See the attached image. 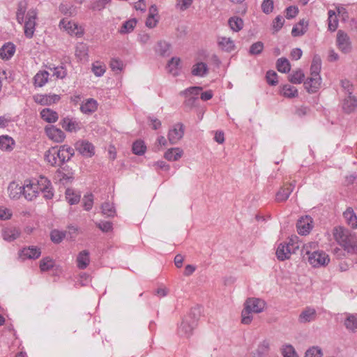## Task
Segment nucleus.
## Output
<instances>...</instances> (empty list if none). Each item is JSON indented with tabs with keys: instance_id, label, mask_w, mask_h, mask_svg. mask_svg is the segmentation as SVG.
I'll use <instances>...</instances> for the list:
<instances>
[{
	"instance_id": "nucleus-62",
	"label": "nucleus",
	"mask_w": 357,
	"mask_h": 357,
	"mask_svg": "<svg viewBox=\"0 0 357 357\" xmlns=\"http://www.w3.org/2000/svg\"><path fill=\"white\" fill-rule=\"evenodd\" d=\"M341 85L345 93H348V96H351L354 90V86L349 80L343 79L341 81Z\"/></svg>"
},
{
	"instance_id": "nucleus-60",
	"label": "nucleus",
	"mask_w": 357,
	"mask_h": 357,
	"mask_svg": "<svg viewBox=\"0 0 357 357\" xmlns=\"http://www.w3.org/2000/svg\"><path fill=\"white\" fill-rule=\"evenodd\" d=\"M97 227L103 232H108L112 230V223L109 221H101L96 223Z\"/></svg>"
},
{
	"instance_id": "nucleus-16",
	"label": "nucleus",
	"mask_w": 357,
	"mask_h": 357,
	"mask_svg": "<svg viewBox=\"0 0 357 357\" xmlns=\"http://www.w3.org/2000/svg\"><path fill=\"white\" fill-rule=\"evenodd\" d=\"M76 149L82 155L91 157L94 155V146L87 141H79L76 143Z\"/></svg>"
},
{
	"instance_id": "nucleus-28",
	"label": "nucleus",
	"mask_w": 357,
	"mask_h": 357,
	"mask_svg": "<svg viewBox=\"0 0 357 357\" xmlns=\"http://www.w3.org/2000/svg\"><path fill=\"white\" fill-rule=\"evenodd\" d=\"M183 151L180 148H171L169 149L164 155L165 159L169 161H177L183 155Z\"/></svg>"
},
{
	"instance_id": "nucleus-20",
	"label": "nucleus",
	"mask_w": 357,
	"mask_h": 357,
	"mask_svg": "<svg viewBox=\"0 0 357 357\" xmlns=\"http://www.w3.org/2000/svg\"><path fill=\"white\" fill-rule=\"evenodd\" d=\"M62 128L68 132H76L81 128V124L73 119L64 118L61 121Z\"/></svg>"
},
{
	"instance_id": "nucleus-21",
	"label": "nucleus",
	"mask_w": 357,
	"mask_h": 357,
	"mask_svg": "<svg viewBox=\"0 0 357 357\" xmlns=\"http://www.w3.org/2000/svg\"><path fill=\"white\" fill-rule=\"evenodd\" d=\"M317 317V312L312 307H306L298 317L300 323H307L314 321Z\"/></svg>"
},
{
	"instance_id": "nucleus-43",
	"label": "nucleus",
	"mask_w": 357,
	"mask_h": 357,
	"mask_svg": "<svg viewBox=\"0 0 357 357\" xmlns=\"http://www.w3.org/2000/svg\"><path fill=\"white\" fill-rule=\"evenodd\" d=\"M281 94L286 98H294L298 96V91L296 87L285 84L282 86Z\"/></svg>"
},
{
	"instance_id": "nucleus-13",
	"label": "nucleus",
	"mask_w": 357,
	"mask_h": 357,
	"mask_svg": "<svg viewBox=\"0 0 357 357\" xmlns=\"http://www.w3.org/2000/svg\"><path fill=\"white\" fill-rule=\"evenodd\" d=\"M333 236L335 241L343 248L354 236L348 230L342 227H335L333 230Z\"/></svg>"
},
{
	"instance_id": "nucleus-56",
	"label": "nucleus",
	"mask_w": 357,
	"mask_h": 357,
	"mask_svg": "<svg viewBox=\"0 0 357 357\" xmlns=\"http://www.w3.org/2000/svg\"><path fill=\"white\" fill-rule=\"evenodd\" d=\"M92 72L96 76L100 77L103 75L105 72V66L99 62H96L93 63Z\"/></svg>"
},
{
	"instance_id": "nucleus-53",
	"label": "nucleus",
	"mask_w": 357,
	"mask_h": 357,
	"mask_svg": "<svg viewBox=\"0 0 357 357\" xmlns=\"http://www.w3.org/2000/svg\"><path fill=\"white\" fill-rule=\"evenodd\" d=\"M202 88L200 86H192L186 89L180 93L182 96H195L197 97Z\"/></svg>"
},
{
	"instance_id": "nucleus-19",
	"label": "nucleus",
	"mask_w": 357,
	"mask_h": 357,
	"mask_svg": "<svg viewBox=\"0 0 357 357\" xmlns=\"http://www.w3.org/2000/svg\"><path fill=\"white\" fill-rule=\"evenodd\" d=\"M20 235V230L15 227H5L2 231L3 238L8 242L17 239Z\"/></svg>"
},
{
	"instance_id": "nucleus-2",
	"label": "nucleus",
	"mask_w": 357,
	"mask_h": 357,
	"mask_svg": "<svg viewBox=\"0 0 357 357\" xmlns=\"http://www.w3.org/2000/svg\"><path fill=\"white\" fill-rule=\"evenodd\" d=\"M266 305L264 300L255 297L248 298L243 305L241 312V322L243 324H249L253 319V313L262 312Z\"/></svg>"
},
{
	"instance_id": "nucleus-36",
	"label": "nucleus",
	"mask_w": 357,
	"mask_h": 357,
	"mask_svg": "<svg viewBox=\"0 0 357 357\" xmlns=\"http://www.w3.org/2000/svg\"><path fill=\"white\" fill-rule=\"evenodd\" d=\"M228 24L230 29L235 32H238L243 27V20L237 16L231 17L228 20Z\"/></svg>"
},
{
	"instance_id": "nucleus-9",
	"label": "nucleus",
	"mask_w": 357,
	"mask_h": 357,
	"mask_svg": "<svg viewBox=\"0 0 357 357\" xmlns=\"http://www.w3.org/2000/svg\"><path fill=\"white\" fill-rule=\"evenodd\" d=\"M336 44L338 49L344 54L351 51L350 38L347 33L342 30H339L337 33Z\"/></svg>"
},
{
	"instance_id": "nucleus-42",
	"label": "nucleus",
	"mask_w": 357,
	"mask_h": 357,
	"mask_svg": "<svg viewBox=\"0 0 357 357\" xmlns=\"http://www.w3.org/2000/svg\"><path fill=\"white\" fill-rule=\"evenodd\" d=\"M80 195L73 189L68 188L66 190V198L71 205L77 204L80 200Z\"/></svg>"
},
{
	"instance_id": "nucleus-23",
	"label": "nucleus",
	"mask_w": 357,
	"mask_h": 357,
	"mask_svg": "<svg viewBox=\"0 0 357 357\" xmlns=\"http://www.w3.org/2000/svg\"><path fill=\"white\" fill-rule=\"evenodd\" d=\"M218 47L223 51L231 52L235 50V44L232 39L225 36H220L218 38Z\"/></svg>"
},
{
	"instance_id": "nucleus-49",
	"label": "nucleus",
	"mask_w": 357,
	"mask_h": 357,
	"mask_svg": "<svg viewBox=\"0 0 357 357\" xmlns=\"http://www.w3.org/2000/svg\"><path fill=\"white\" fill-rule=\"evenodd\" d=\"M59 10L64 15L72 17L77 14V9L74 6L68 4H61Z\"/></svg>"
},
{
	"instance_id": "nucleus-27",
	"label": "nucleus",
	"mask_w": 357,
	"mask_h": 357,
	"mask_svg": "<svg viewBox=\"0 0 357 357\" xmlns=\"http://www.w3.org/2000/svg\"><path fill=\"white\" fill-rule=\"evenodd\" d=\"M342 108L347 113H351L357 108V100L354 96H348L344 98Z\"/></svg>"
},
{
	"instance_id": "nucleus-39",
	"label": "nucleus",
	"mask_w": 357,
	"mask_h": 357,
	"mask_svg": "<svg viewBox=\"0 0 357 357\" xmlns=\"http://www.w3.org/2000/svg\"><path fill=\"white\" fill-rule=\"evenodd\" d=\"M14 140L7 135L0 136V149L3 151H10L13 148Z\"/></svg>"
},
{
	"instance_id": "nucleus-48",
	"label": "nucleus",
	"mask_w": 357,
	"mask_h": 357,
	"mask_svg": "<svg viewBox=\"0 0 357 357\" xmlns=\"http://www.w3.org/2000/svg\"><path fill=\"white\" fill-rule=\"evenodd\" d=\"M132 149L135 155H142L145 153L146 146L143 141L137 140L133 143Z\"/></svg>"
},
{
	"instance_id": "nucleus-47",
	"label": "nucleus",
	"mask_w": 357,
	"mask_h": 357,
	"mask_svg": "<svg viewBox=\"0 0 357 357\" xmlns=\"http://www.w3.org/2000/svg\"><path fill=\"white\" fill-rule=\"evenodd\" d=\"M54 266V261L49 257H45L40 261V269L43 272L50 270Z\"/></svg>"
},
{
	"instance_id": "nucleus-41",
	"label": "nucleus",
	"mask_w": 357,
	"mask_h": 357,
	"mask_svg": "<svg viewBox=\"0 0 357 357\" xmlns=\"http://www.w3.org/2000/svg\"><path fill=\"white\" fill-rule=\"evenodd\" d=\"M276 68L280 73H287L291 69V65L287 59L282 57L277 60Z\"/></svg>"
},
{
	"instance_id": "nucleus-22",
	"label": "nucleus",
	"mask_w": 357,
	"mask_h": 357,
	"mask_svg": "<svg viewBox=\"0 0 357 357\" xmlns=\"http://www.w3.org/2000/svg\"><path fill=\"white\" fill-rule=\"evenodd\" d=\"M98 108V102L93 98H88L84 100L81 106L80 110L83 114H90L96 112Z\"/></svg>"
},
{
	"instance_id": "nucleus-8",
	"label": "nucleus",
	"mask_w": 357,
	"mask_h": 357,
	"mask_svg": "<svg viewBox=\"0 0 357 357\" xmlns=\"http://www.w3.org/2000/svg\"><path fill=\"white\" fill-rule=\"evenodd\" d=\"M308 261L313 267H319L327 265L330 258L324 251H313L308 257Z\"/></svg>"
},
{
	"instance_id": "nucleus-5",
	"label": "nucleus",
	"mask_w": 357,
	"mask_h": 357,
	"mask_svg": "<svg viewBox=\"0 0 357 357\" xmlns=\"http://www.w3.org/2000/svg\"><path fill=\"white\" fill-rule=\"evenodd\" d=\"M300 248L298 237L294 236L289 239L287 243H280L276 250V256L280 261L289 259L292 254L296 252Z\"/></svg>"
},
{
	"instance_id": "nucleus-46",
	"label": "nucleus",
	"mask_w": 357,
	"mask_h": 357,
	"mask_svg": "<svg viewBox=\"0 0 357 357\" xmlns=\"http://www.w3.org/2000/svg\"><path fill=\"white\" fill-rule=\"evenodd\" d=\"M343 248L349 254L357 255V238L354 236Z\"/></svg>"
},
{
	"instance_id": "nucleus-12",
	"label": "nucleus",
	"mask_w": 357,
	"mask_h": 357,
	"mask_svg": "<svg viewBox=\"0 0 357 357\" xmlns=\"http://www.w3.org/2000/svg\"><path fill=\"white\" fill-rule=\"evenodd\" d=\"M184 135V126L182 123L175 124L168 133V139L172 144H176Z\"/></svg>"
},
{
	"instance_id": "nucleus-24",
	"label": "nucleus",
	"mask_w": 357,
	"mask_h": 357,
	"mask_svg": "<svg viewBox=\"0 0 357 357\" xmlns=\"http://www.w3.org/2000/svg\"><path fill=\"white\" fill-rule=\"evenodd\" d=\"M208 73V68L206 63L199 61L197 62L192 67L191 73L197 77H205Z\"/></svg>"
},
{
	"instance_id": "nucleus-25",
	"label": "nucleus",
	"mask_w": 357,
	"mask_h": 357,
	"mask_svg": "<svg viewBox=\"0 0 357 357\" xmlns=\"http://www.w3.org/2000/svg\"><path fill=\"white\" fill-rule=\"evenodd\" d=\"M76 261L79 269H85L90 263L89 252L84 250L79 252Z\"/></svg>"
},
{
	"instance_id": "nucleus-57",
	"label": "nucleus",
	"mask_w": 357,
	"mask_h": 357,
	"mask_svg": "<svg viewBox=\"0 0 357 357\" xmlns=\"http://www.w3.org/2000/svg\"><path fill=\"white\" fill-rule=\"evenodd\" d=\"M264 50V44L263 43L258 41L253 43L250 47V54H259Z\"/></svg>"
},
{
	"instance_id": "nucleus-34",
	"label": "nucleus",
	"mask_w": 357,
	"mask_h": 357,
	"mask_svg": "<svg viewBox=\"0 0 357 357\" xmlns=\"http://www.w3.org/2000/svg\"><path fill=\"white\" fill-rule=\"evenodd\" d=\"M180 59L172 57L167 66V71L173 76H176L179 73Z\"/></svg>"
},
{
	"instance_id": "nucleus-15",
	"label": "nucleus",
	"mask_w": 357,
	"mask_h": 357,
	"mask_svg": "<svg viewBox=\"0 0 357 357\" xmlns=\"http://www.w3.org/2000/svg\"><path fill=\"white\" fill-rule=\"evenodd\" d=\"M59 26L61 29L66 30L70 35L79 36L82 34L81 29L73 22L63 19L60 22Z\"/></svg>"
},
{
	"instance_id": "nucleus-30",
	"label": "nucleus",
	"mask_w": 357,
	"mask_h": 357,
	"mask_svg": "<svg viewBox=\"0 0 357 357\" xmlns=\"http://www.w3.org/2000/svg\"><path fill=\"white\" fill-rule=\"evenodd\" d=\"M171 45L169 43L165 40H160L157 43L155 51L157 54L162 56H167L170 54Z\"/></svg>"
},
{
	"instance_id": "nucleus-59",
	"label": "nucleus",
	"mask_w": 357,
	"mask_h": 357,
	"mask_svg": "<svg viewBox=\"0 0 357 357\" xmlns=\"http://www.w3.org/2000/svg\"><path fill=\"white\" fill-rule=\"evenodd\" d=\"M278 75L275 72L269 70L266 73V78L267 82L271 85L275 86L278 84Z\"/></svg>"
},
{
	"instance_id": "nucleus-17",
	"label": "nucleus",
	"mask_w": 357,
	"mask_h": 357,
	"mask_svg": "<svg viewBox=\"0 0 357 357\" xmlns=\"http://www.w3.org/2000/svg\"><path fill=\"white\" fill-rule=\"evenodd\" d=\"M295 181L289 183L287 186L281 188L276 193L275 200L278 202L286 201L295 188Z\"/></svg>"
},
{
	"instance_id": "nucleus-37",
	"label": "nucleus",
	"mask_w": 357,
	"mask_h": 357,
	"mask_svg": "<svg viewBox=\"0 0 357 357\" xmlns=\"http://www.w3.org/2000/svg\"><path fill=\"white\" fill-rule=\"evenodd\" d=\"M344 325L352 333L357 331V315L348 314L344 321Z\"/></svg>"
},
{
	"instance_id": "nucleus-10",
	"label": "nucleus",
	"mask_w": 357,
	"mask_h": 357,
	"mask_svg": "<svg viewBox=\"0 0 357 357\" xmlns=\"http://www.w3.org/2000/svg\"><path fill=\"white\" fill-rule=\"evenodd\" d=\"M313 227V220L310 215H305L300 218L296 223L298 233L301 235L308 234Z\"/></svg>"
},
{
	"instance_id": "nucleus-11",
	"label": "nucleus",
	"mask_w": 357,
	"mask_h": 357,
	"mask_svg": "<svg viewBox=\"0 0 357 357\" xmlns=\"http://www.w3.org/2000/svg\"><path fill=\"white\" fill-rule=\"evenodd\" d=\"M41 255V250L37 246H29L23 248L19 252V257L22 260L25 259H38Z\"/></svg>"
},
{
	"instance_id": "nucleus-63",
	"label": "nucleus",
	"mask_w": 357,
	"mask_h": 357,
	"mask_svg": "<svg viewBox=\"0 0 357 357\" xmlns=\"http://www.w3.org/2000/svg\"><path fill=\"white\" fill-rule=\"evenodd\" d=\"M25 12H26L25 7H24L22 6V4L20 3L19 5V8L17 9V15H16L17 20L20 24H22L25 19V16H26Z\"/></svg>"
},
{
	"instance_id": "nucleus-50",
	"label": "nucleus",
	"mask_w": 357,
	"mask_h": 357,
	"mask_svg": "<svg viewBox=\"0 0 357 357\" xmlns=\"http://www.w3.org/2000/svg\"><path fill=\"white\" fill-rule=\"evenodd\" d=\"M304 77L305 75L303 72L299 69L291 74L289 79L293 84H301L303 82Z\"/></svg>"
},
{
	"instance_id": "nucleus-58",
	"label": "nucleus",
	"mask_w": 357,
	"mask_h": 357,
	"mask_svg": "<svg viewBox=\"0 0 357 357\" xmlns=\"http://www.w3.org/2000/svg\"><path fill=\"white\" fill-rule=\"evenodd\" d=\"M83 206L86 211H89L91 209L93 204V198L91 194H88L84 196L83 199Z\"/></svg>"
},
{
	"instance_id": "nucleus-32",
	"label": "nucleus",
	"mask_w": 357,
	"mask_h": 357,
	"mask_svg": "<svg viewBox=\"0 0 357 357\" xmlns=\"http://www.w3.org/2000/svg\"><path fill=\"white\" fill-rule=\"evenodd\" d=\"M308 23L305 20H301L300 22L293 27L291 34L293 36H303L307 29Z\"/></svg>"
},
{
	"instance_id": "nucleus-18",
	"label": "nucleus",
	"mask_w": 357,
	"mask_h": 357,
	"mask_svg": "<svg viewBox=\"0 0 357 357\" xmlns=\"http://www.w3.org/2000/svg\"><path fill=\"white\" fill-rule=\"evenodd\" d=\"M60 99L58 95H41L37 94L33 96V100L36 103L41 105H50L52 103H55Z\"/></svg>"
},
{
	"instance_id": "nucleus-33",
	"label": "nucleus",
	"mask_w": 357,
	"mask_h": 357,
	"mask_svg": "<svg viewBox=\"0 0 357 357\" xmlns=\"http://www.w3.org/2000/svg\"><path fill=\"white\" fill-rule=\"evenodd\" d=\"M41 118L48 122L54 123L58 120V114L48 108L43 109L40 112Z\"/></svg>"
},
{
	"instance_id": "nucleus-31",
	"label": "nucleus",
	"mask_w": 357,
	"mask_h": 357,
	"mask_svg": "<svg viewBox=\"0 0 357 357\" xmlns=\"http://www.w3.org/2000/svg\"><path fill=\"white\" fill-rule=\"evenodd\" d=\"M88 46L84 43H79L75 47V56L80 61H87L88 59Z\"/></svg>"
},
{
	"instance_id": "nucleus-26",
	"label": "nucleus",
	"mask_w": 357,
	"mask_h": 357,
	"mask_svg": "<svg viewBox=\"0 0 357 357\" xmlns=\"http://www.w3.org/2000/svg\"><path fill=\"white\" fill-rule=\"evenodd\" d=\"M8 193L11 199H17L22 195V186L15 181H13L8 187Z\"/></svg>"
},
{
	"instance_id": "nucleus-6",
	"label": "nucleus",
	"mask_w": 357,
	"mask_h": 357,
	"mask_svg": "<svg viewBox=\"0 0 357 357\" xmlns=\"http://www.w3.org/2000/svg\"><path fill=\"white\" fill-rule=\"evenodd\" d=\"M200 314L201 310L199 307L192 308L181 322L179 331L185 334L192 333L197 325Z\"/></svg>"
},
{
	"instance_id": "nucleus-29",
	"label": "nucleus",
	"mask_w": 357,
	"mask_h": 357,
	"mask_svg": "<svg viewBox=\"0 0 357 357\" xmlns=\"http://www.w3.org/2000/svg\"><path fill=\"white\" fill-rule=\"evenodd\" d=\"M15 52V46L11 43H8L0 49V57L2 59L8 60L13 56Z\"/></svg>"
},
{
	"instance_id": "nucleus-61",
	"label": "nucleus",
	"mask_w": 357,
	"mask_h": 357,
	"mask_svg": "<svg viewBox=\"0 0 357 357\" xmlns=\"http://www.w3.org/2000/svg\"><path fill=\"white\" fill-rule=\"evenodd\" d=\"M261 9L266 14H269L273 9V0H264L261 4Z\"/></svg>"
},
{
	"instance_id": "nucleus-40",
	"label": "nucleus",
	"mask_w": 357,
	"mask_h": 357,
	"mask_svg": "<svg viewBox=\"0 0 357 357\" xmlns=\"http://www.w3.org/2000/svg\"><path fill=\"white\" fill-rule=\"evenodd\" d=\"M101 209L102 213L108 218H113L116 214V209L113 204L109 202H104L102 204Z\"/></svg>"
},
{
	"instance_id": "nucleus-3",
	"label": "nucleus",
	"mask_w": 357,
	"mask_h": 357,
	"mask_svg": "<svg viewBox=\"0 0 357 357\" xmlns=\"http://www.w3.org/2000/svg\"><path fill=\"white\" fill-rule=\"evenodd\" d=\"M74 155V149L67 145L61 146L59 149L52 148L46 151V160L52 166H61L68 161Z\"/></svg>"
},
{
	"instance_id": "nucleus-7",
	"label": "nucleus",
	"mask_w": 357,
	"mask_h": 357,
	"mask_svg": "<svg viewBox=\"0 0 357 357\" xmlns=\"http://www.w3.org/2000/svg\"><path fill=\"white\" fill-rule=\"evenodd\" d=\"M37 19V12L36 10H29L25 16L24 20V35L27 38H33L36 29Z\"/></svg>"
},
{
	"instance_id": "nucleus-1",
	"label": "nucleus",
	"mask_w": 357,
	"mask_h": 357,
	"mask_svg": "<svg viewBox=\"0 0 357 357\" xmlns=\"http://www.w3.org/2000/svg\"><path fill=\"white\" fill-rule=\"evenodd\" d=\"M43 193L46 199H51L54 193L50 181L45 176H40L38 179L26 180L22 185V195L28 201L36 198L39 193Z\"/></svg>"
},
{
	"instance_id": "nucleus-52",
	"label": "nucleus",
	"mask_w": 357,
	"mask_h": 357,
	"mask_svg": "<svg viewBox=\"0 0 357 357\" xmlns=\"http://www.w3.org/2000/svg\"><path fill=\"white\" fill-rule=\"evenodd\" d=\"M66 234L63 231H61L56 229L52 230L50 234V238L52 241L54 243H61L65 238Z\"/></svg>"
},
{
	"instance_id": "nucleus-38",
	"label": "nucleus",
	"mask_w": 357,
	"mask_h": 357,
	"mask_svg": "<svg viewBox=\"0 0 357 357\" xmlns=\"http://www.w3.org/2000/svg\"><path fill=\"white\" fill-rule=\"evenodd\" d=\"M49 73L40 71L34 77V84L37 86H43L48 81Z\"/></svg>"
},
{
	"instance_id": "nucleus-55",
	"label": "nucleus",
	"mask_w": 357,
	"mask_h": 357,
	"mask_svg": "<svg viewBox=\"0 0 357 357\" xmlns=\"http://www.w3.org/2000/svg\"><path fill=\"white\" fill-rule=\"evenodd\" d=\"M322 351L319 347H312L306 351L305 357H322Z\"/></svg>"
},
{
	"instance_id": "nucleus-44",
	"label": "nucleus",
	"mask_w": 357,
	"mask_h": 357,
	"mask_svg": "<svg viewBox=\"0 0 357 357\" xmlns=\"http://www.w3.org/2000/svg\"><path fill=\"white\" fill-rule=\"evenodd\" d=\"M137 21L135 19L127 20L123 24L119 33L121 34L130 33L134 30Z\"/></svg>"
},
{
	"instance_id": "nucleus-64",
	"label": "nucleus",
	"mask_w": 357,
	"mask_h": 357,
	"mask_svg": "<svg viewBox=\"0 0 357 357\" xmlns=\"http://www.w3.org/2000/svg\"><path fill=\"white\" fill-rule=\"evenodd\" d=\"M53 75L62 79L66 75V70L63 66H57L52 69Z\"/></svg>"
},
{
	"instance_id": "nucleus-14",
	"label": "nucleus",
	"mask_w": 357,
	"mask_h": 357,
	"mask_svg": "<svg viewBox=\"0 0 357 357\" xmlns=\"http://www.w3.org/2000/svg\"><path fill=\"white\" fill-rule=\"evenodd\" d=\"M45 132L50 139L57 143L62 142L66 137L65 133L54 126H47Z\"/></svg>"
},
{
	"instance_id": "nucleus-51",
	"label": "nucleus",
	"mask_w": 357,
	"mask_h": 357,
	"mask_svg": "<svg viewBox=\"0 0 357 357\" xmlns=\"http://www.w3.org/2000/svg\"><path fill=\"white\" fill-rule=\"evenodd\" d=\"M109 2L110 0H95L91 3L89 8L93 10L100 11L103 10Z\"/></svg>"
},
{
	"instance_id": "nucleus-45",
	"label": "nucleus",
	"mask_w": 357,
	"mask_h": 357,
	"mask_svg": "<svg viewBox=\"0 0 357 357\" xmlns=\"http://www.w3.org/2000/svg\"><path fill=\"white\" fill-rule=\"evenodd\" d=\"M318 247V243L315 241L308 242L303 245L301 252L303 256L308 255V257L312 254L313 251H317V248Z\"/></svg>"
},
{
	"instance_id": "nucleus-35",
	"label": "nucleus",
	"mask_w": 357,
	"mask_h": 357,
	"mask_svg": "<svg viewBox=\"0 0 357 357\" xmlns=\"http://www.w3.org/2000/svg\"><path fill=\"white\" fill-rule=\"evenodd\" d=\"M347 224L352 228H357V216L351 208H347L343 213Z\"/></svg>"
},
{
	"instance_id": "nucleus-4",
	"label": "nucleus",
	"mask_w": 357,
	"mask_h": 357,
	"mask_svg": "<svg viewBox=\"0 0 357 357\" xmlns=\"http://www.w3.org/2000/svg\"><path fill=\"white\" fill-rule=\"evenodd\" d=\"M321 68V59L316 55L312 61L310 77L304 83L305 89L310 93H314L321 85V78L319 75Z\"/></svg>"
},
{
	"instance_id": "nucleus-54",
	"label": "nucleus",
	"mask_w": 357,
	"mask_h": 357,
	"mask_svg": "<svg viewBox=\"0 0 357 357\" xmlns=\"http://www.w3.org/2000/svg\"><path fill=\"white\" fill-rule=\"evenodd\" d=\"M282 354L283 357H298L294 348L291 344L283 346L282 349Z\"/></svg>"
}]
</instances>
